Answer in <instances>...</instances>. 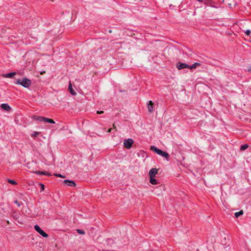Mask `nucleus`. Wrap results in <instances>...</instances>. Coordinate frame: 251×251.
<instances>
[{
	"mask_svg": "<svg viewBox=\"0 0 251 251\" xmlns=\"http://www.w3.org/2000/svg\"><path fill=\"white\" fill-rule=\"evenodd\" d=\"M103 113V111H97V114H102Z\"/></svg>",
	"mask_w": 251,
	"mask_h": 251,
	"instance_id": "nucleus-26",
	"label": "nucleus"
},
{
	"mask_svg": "<svg viewBox=\"0 0 251 251\" xmlns=\"http://www.w3.org/2000/svg\"><path fill=\"white\" fill-rule=\"evenodd\" d=\"M150 182L151 184L153 185H155L158 184L157 180L154 178V177H150Z\"/></svg>",
	"mask_w": 251,
	"mask_h": 251,
	"instance_id": "nucleus-15",
	"label": "nucleus"
},
{
	"mask_svg": "<svg viewBox=\"0 0 251 251\" xmlns=\"http://www.w3.org/2000/svg\"><path fill=\"white\" fill-rule=\"evenodd\" d=\"M35 173L37 175H46V176H51V175L50 174H49V173L46 172V171H36L35 172Z\"/></svg>",
	"mask_w": 251,
	"mask_h": 251,
	"instance_id": "nucleus-12",
	"label": "nucleus"
},
{
	"mask_svg": "<svg viewBox=\"0 0 251 251\" xmlns=\"http://www.w3.org/2000/svg\"><path fill=\"white\" fill-rule=\"evenodd\" d=\"M243 210H241L239 212H235L234 214V215L236 218H238L239 216L243 215Z\"/></svg>",
	"mask_w": 251,
	"mask_h": 251,
	"instance_id": "nucleus-17",
	"label": "nucleus"
},
{
	"mask_svg": "<svg viewBox=\"0 0 251 251\" xmlns=\"http://www.w3.org/2000/svg\"><path fill=\"white\" fill-rule=\"evenodd\" d=\"M249 147V145L248 144H244V145H241V146L240 147V150L241 151H244L245 150H246L247 149H248Z\"/></svg>",
	"mask_w": 251,
	"mask_h": 251,
	"instance_id": "nucleus-18",
	"label": "nucleus"
},
{
	"mask_svg": "<svg viewBox=\"0 0 251 251\" xmlns=\"http://www.w3.org/2000/svg\"><path fill=\"white\" fill-rule=\"evenodd\" d=\"M157 173V169L156 168L151 169L149 172V176L150 177H154L155 175Z\"/></svg>",
	"mask_w": 251,
	"mask_h": 251,
	"instance_id": "nucleus-8",
	"label": "nucleus"
},
{
	"mask_svg": "<svg viewBox=\"0 0 251 251\" xmlns=\"http://www.w3.org/2000/svg\"><path fill=\"white\" fill-rule=\"evenodd\" d=\"M7 181L8 182V183L13 185H16L17 184V182L14 180L13 179H8Z\"/></svg>",
	"mask_w": 251,
	"mask_h": 251,
	"instance_id": "nucleus-19",
	"label": "nucleus"
},
{
	"mask_svg": "<svg viewBox=\"0 0 251 251\" xmlns=\"http://www.w3.org/2000/svg\"><path fill=\"white\" fill-rule=\"evenodd\" d=\"M151 150L154 151V152L158 154V155L165 158L167 160L169 158V155L167 152H165V151H162L161 150L156 148L154 146H151Z\"/></svg>",
	"mask_w": 251,
	"mask_h": 251,
	"instance_id": "nucleus-1",
	"label": "nucleus"
},
{
	"mask_svg": "<svg viewBox=\"0 0 251 251\" xmlns=\"http://www.w3.org/2000/svg\"><path fill=\"white\" fill-rule=\"evenodd\" d=\"M176 67L178 69V70H181L184 68L189 69V65L184 63L178 62L176 64Z\"/></svg>",
	"mask_w": 251,
	"mask_h": 251,
	"instance_id": "nucleus-6",
	"label": "nucleus"
},
{
	"mask_svg": "<svg viewBox=\"0 0 251 251\" xmlns=\"http://www.w3.org/2000/svg\"><path fill=\"white\" fill-rule=\"evenodd\" d=\"M107 245L109 246H111L113 244L115 243V241L113 239L109 238L107 239L106 240Z\"/></svg>",
	"mask_w": 251,
	"mask_h": 251,
	"instance_id": "nucleus-14",
	"label": "nucleus"
},
{
	"mask_svg": "<svg viewBox=\"0 0 251 251\" xmlns=\"http://www.w3.org/2000/svg\"><path fill=\"white\" fill-rule=\"evenodd\" d=\"M40 185H41V191H43L44 190V185L43 184H40Z\"/></svg>",
	"mask_w": 251,
	"mask_h": 251,
	"instance_id": "nucleus-25",
	"label": "nucleus"
},
{
	"mask_svg": "<svg viewBox=\"0 0 251 251\" xmlns=\"http://www.w3.org/2000/svg\"><path fill=\"white\" fill-rule=\"evenodd\" d=\"M0 107L3 110H5L7 111H9L11 110V108L10 106L7 103H2L1 104Z\"/></svg>",
	"mask_w": 251,
	"mask_h": 251,
	"instance_id": "nucleus-10",
	"label": "nucleus"
},
{
	"mask_svg": "<svg viewBox=\"0 0 251 251\" xmlns=\"http://www.w3.org/2000/svg\"><path fill=\"white\" fill-rule=\"evenodd\" d=\"M251 32L250 30H249V29H247L245 31V33L246 35L247 36H249L251 35Z\"/></svg>",
	"mask_w": 251,
	"mask_h": 251,
	"instance_id": "nucleus-22",
	"label": "nucleus"
},
{
	"mask_svg": "<svg viewBox=\"0 0 251 251\" xmlns=\"http://www.w3.org/2000/svg\"><path fill=\"white\" fill-rule=\"evenodd\" d=\"M54 176L64 178V176H62L61 174H54Z\"/></svg>",
	"mask_w": 251,
	"mask_h": 251,
	"instance_id": "nucleus-23",
	"label": "nucleus"
},
{
	"mask_svg": "<svg viewBox=\"0 0 251 251\" xmlns=\"http://www.w3.org/2000/svg\"><path fill=\"white\" fill-rule=\"evenodd\" d=\"M39 134H40L39 132L34 131L32 133V134H31V136L32 137H36V136H38Z\"/></svg>",
	"mask_w": 251,
	"mask_h": 251,
	"instance_id": "nucleus-21",
	"label": "nucleus"
},
{
	"mask_svg": "<svg viewBox=\"0 0 251 251\" xmlns=\"http://www.w3.org/2000/svg\"><path fill=\"white\" fill-rule=\"evenodd\" d=\"M76 231L78 233L82 234V235H84L85 233V231L82 229H76Z\"/></svg>",
	"mask_w": 251,
	"mask_h": 251,
	"instance_id": "nucleus-20",
	"label": "nucleus"
},
{
	"mask_svg": "<svg viewBox=\"0 0 251 251\" xmlns=\"http://www.w3.org/2000/svg\"><path fill=\"white\" fill-rule=\"evenodd\" d=\"M68 89L70 92V93L73 95V96H75L76 95V93L75 92V91L73 89V87H72V84L71 83H70L69 85V87H68Z\"/></svg>",
	"mask_w": 251,
	"mask_h": 251,
	"instance_id": "nucleus-13",
	"label": "nucleus"
},
{
	"mask_svg": "<svg viewBox=\"0 0 251 251\" xmlns=\"http://www.w3.org/2000/svg\"><path fill=\"white\" fill-rule=\"evenodd\" d=\"M34 229L35 230L38 232L40 235H41L43 237H48L49 236L48 234L46 233L45 232H44L40 226L36 225L34 226Z\"/></svg>",
	"mask_w": 251,
	"mask_h": 251,
	"instance_id": "nucleus-4",
	"label": "nucleus"
},
{
	"mask_svg": "<svg viewBox=\"0 0 251 251\" xmlns=\"http://www.w3.org/2000/svg\"><path fill=\"white\" fill-rule=\"evenodd\" d=\"M147 105H148V111L150 113L152 112L153 110V103L152 102V101L150 100L148 102Z\"/></svg>",
	"mask_w": 251,
	"mask_h": 251,
	"instance_id": "nucleus-9",
	"label": "nucleus"
},
{
	"mask_svg": "<svg viewBox=\"0 0 251 251\" xmlns=\"http://www.w3.org/2000/svg\"><path fill=\"white\" fill-rule=\"evenodd\" d=\"M111 130H112V128H109V129H108V132H110L111 131Z\"/></svg>",
	"mask_w": 251,
	"mask_h": 251,
	"instance_id": "nucleus-27",
	"label": "nucleus"
},
{
	"mask_svg": "<svg viewBox=\"0 0 251 251\" xmlns=\"http://www.w3.org/2000/svg\"><path fill=\"white\" fill-rule=\"evenodd\" d=\"M15 84L21 85L25 88H28L31 85V81L25 77L22 79H17L15 82Z\"/></svg>",
	"mask_w": 251,
	"mask_h": 251,
	"instance_id": "nucleus-2",
	"label": "nucleus"
},
{
	"mask_svg": "<svg viewBox=\"0 0 251 251\" xmlns=\"http://www.w3.org/2000/svg\"><path fill=\"white\" fill-rule=\"evenodd\" d=\"M34 119L40 122H44L46 123L55 124V122L51 119L48 118L44 117L42 116H34Z\"/></svg>",
	"mask_w": 251,
	"mask_h": 251,
	"instance_id": "nucleus-3",
	"label": "nucleus"
},
{
	"mask_svg": "<svg viewBox=\"0 0 251 251\" xmlns=\"http://www.w3.org/2000/svg\"><path fill=\"white\" fill-rule=\"evenodd\" d=\"M15 75V72L9 73L7 74H2V76L6 78H12Z\"/></svg>",
	"mask_w": 251,
	"mask_h": 251,
	"instance_id": "nucleus-11",
	"label": "nucleus"
},
{
	"mask_svg": "<svg viewBox=\"0 0 251 251\" xmlns=\"http://www.w3.org/2000/svg\"><path fill=\"white\" fill-rule=\"evenodd\" d=\"M200 65V64L199 63H195L192 65H189V69H192L194 68H196L197 66H199Z\"/></svg>",
	"mask_w": 251,
	"mask_h": 251,
	"instance_id": "nucleus-16",
	"label": "nucleus"
},
{
	"mask_svg": "<svg viewBox=\"0 0 251 251\" xmlns=\"http://www.w3.org/2000/svg\"><path fill=\"white\" fill-rule=\"evenodd\" d=\"M133 143V141L132 139H125L124 142V145L125 148L129 149L131 148Z\"/></svg>",
	"mask_w": 251,
	"mask_h": 251,
	"instance_id": "nucleus-5",
	"label": "nucleus"
},
{
	"mask_svg": "<svg viewBox=\"0 0 251 251\" xmlns=\"http://www.w3.org/2000/svg\"><path fill=\"white\" fill-rule=\"evenodd\" d=\"M14 203L17 204L18 207L21 206V203L19 202L18 201L16 200L14 201Z\"/></svg>",
	"mask_w": 251,
	"mask_h": 251,
	"instance_id": "nucleus-24",
	"label": "nucleus"
},
{
	"mask_svg": "<svg viewBox=\"0 0 251 251\" xmlns=\"http://www.w3.org/2000/svg\"><path fill=\"white\" fill-rule=\"evenodd\" d=\"M113 128H116V126H115V125H114V124H113Z\"/></svg>",
	"mask_w": 251,
	"mask_h": 251,
	"instance_id": "nucleus-28",
	"label": "nucleus"
},
{
	"mask_svg": "<svg viewBox=\"0 0 251 251\" xmlns=\"http://www.w3.org/2000/svg\"><path fill=\"white\" fill-rule=\"evenodd\" d=\"M64 182L67 185L71 186V187H74L76 185L75 182L73 180L66 179L64 181Z\"/></svg>",
	"mask_w": 251,
	"mask_h": 251,
	"instance_id": "nucleus-7",
	"label": "nucleus"
}]
</instances>
